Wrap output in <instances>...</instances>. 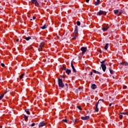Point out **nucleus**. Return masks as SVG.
<instances>
[{"mask_svg": "<svg viewBox=\"0 0 128 128\" xmlns=\"http://www.w3.org/2000/svg\"><path fill=\"white\" fill-rule=\"evenodd\" d=\"M77 108H78V110H82V107L80 106H77Z\"/></svg>", "mask_w": 128, "mask_h": 128, "instance_id": "30", "label": "nucleus"}, {"mask_svg": "<svg viewBox=\"0 0 128 128\" xmlns=\"http://www.w3.org/2000/svg\"><path fill=\"white\" fill-rule=\"evenodd\" d=\"M18 40H19L18 39H16V42H18Z\"/></svg>", "mask_w": 128, "mask_h": 128, "instance_id": "43", "label": "nucleus"}, {"mask_svg": "<svg viewBox=\"0 0 128 128\" xmlns=\"http://www.w3.org/2000/svg\"><path fill=\"white\" fill-rule=\"evenodd\" d=\"M93 72H94V74H100V72L96 70H93Z\"/></svg>", "mask_w": 128, "mask_h": 128, "instance_id": "20", "label": "nucleus"}, {"mask_svg": "<svg viewBox=\"0 0 128 128\" xmlns=\"http://www.w3.org/2000/svg\"><path fill=\"white\" fill-rule=\"evenodd\" d=\"M35 125H36V124L33 123V124H32L31 126H34Z\"/></svg>", "mask_w": 128, "mask_h": 128, "instance_id": "36", "label": "nucleus"}, {"mask_svg": "<svg viewBox=\"0 0 128 128\" xmlns=\"http://www.w3.org/2000/svg\"><path fill=\"white\" fill-rule=\"evenodd\" d=\"M30 20H32V19H30Z\"/></svg>", "mask_w": 128, "mask_h": 128, "instance_id": "49", "label": "nucleus"}, {"mask_svg": "<svg viewBox=\"0 0 128 128\" xmlns=\"http://www.w3.org/2000/svg\"><path fill=\"white\" fill-rule=\"evenodd\" d=\"M77 26H80V21H78L76 22Z\"/></svg>", "mask_w": 128, "mask_h": 128, "instance_id": "31", "label": "nucleus"}, {"mask_svg": "<svg viewBox=\"0 0 128 128\" xmlns=\"http://www.w3.org/2000/svg\"><path fill=\"white\" fill-rule=\"evenodd\" d=\"M86 2H90V0H86Z\"/></svg>", "mask_w": 128, "mask_h": 128, "instance_id": "41", "label": "nucleus"}, {"mask_svg": "<svg viewBox=\"0 0 128 128\" xmlns=\"http://www.w3.org/2000/svg\"><path fill=\"white\" fill-rule=\"evenodd\" d=\"M96 86L94 84H92L91 86V88H92V90H96Z\"/></svg>", "mask_w": 128, "mask_h": 128, "instance_id": "15", "label": "nucleus"}, {"mask_svg": "<svg viewBox=\"0 0 128 128\" xmlns=\"http://www.w3.org/2000/svg\"><path fill=\"white\" fill-rule=\"evenodd\" d=\"M65 85L66 86H68V84H66Z\"/></svg>", "mask_w": 128, "mask_h": 128, "instance_id": "45", "label": "nucleus"}, {"mask_svg": "<svg viewBox=\"0 0 128 128\" xmlns=\"http://www.w3.org/2000/svg\"><path fill=\"white\" fill-rule=\"evenodd\" d=\"M4 94H1V96H0V100H2V98H4Z\"/></svg>", "mask_w": 128, "mask_h": 128, "instance_id": "25", "label": "nucleus"}, {"mask_svg": "<svg viewBox=\"0 0 128 128\" xmlns=\"http://www.w3.org/2000/svg\"><path fill=\"white\" fill-rule=\"evenodd\" d=\"M120 64L122 66H128V62H121Z\"/></svg>", "mask_w": 128, "mask_h": 128, "instance_id": "13", "label": "nucleus"}, {"mask_svg": "<svg viewBox=\"0 0 128 128\" xmlns=\"http://www.w3.org/2000/svg\"><path fill=\"white\" fill-rule=\"evenodd\" d=\"M98 104H96V108H95V110H96V112H98Z\"/></svg>", "mask_w": 128, "mask_h": 128, "instance_id": "21", "label": "nucleus"}, {"mask_svg": "<svg viewBox=\"0 0 128 128\" xmlns=\"http://www.w3.org/2000/svg\"><path fill=\"white\" fill-rule=\"evenodd\" d=\"M78 26H76L74 32L73 34V38H72V40H76V38H78Z\"/></svg>", "mask_w": 128, "mask_h": 128, "instance_id": "1", "label": "nucleus"}, {"mask_svg": "<svg viewBox=\"0 0 128 128\" xmlns=\"http://www.w3.org/2000/svg\"><path fill=\"white\" fill-rule=\"evenodd\" d=\"M62 122H68V120L66 119H64L62 120Z\"/></svg>", "mask_w": 128, "mask_h": 128, "instance_id": "32", "label": "nucleus"}, {"mask_svg": "<svg viewBox=\"0 0 128 128\" xmlns=\"http://www.w3.org/2000/svg\"><path fill=\"white\" fill-rule=\"evenodd\" d=\"M82 52V54H86V50H88V49L86 48H84V47H82L80 48Z\"/></svg>", "mask_w": 128, "mask_h": 128, "instance_id": "5", "label": "nucleus"}, {"mask_svg": "<svg viewBox=\"0 0 128 128\" xmlns=\"http://www.w3.org/2000/svg\"><path fill=\"white\" fill-rule=\"evenodd\" d=\"M81 118L83 120H90V116H83V117H82Z\"/></svg>", "mask_w": 128, "mask_h": 128, "instance_id": "10", "label": "nucleus"}, {"mask_svg": "<svg viewBox=\"0 0 128 128\" xmlns=\"http://www.w3.org/2000/svg\"><path fill=\"white\" fill-rule=\"evenodd\" d=\"M126 114V112H121L120 114Z\"/></svg>", "mask_w": 128, "mask_h": 128, "instance_id": "39", "label": "nucleus"}, {"mask_svg": "<svg viewBox=\"0 0 128 128\" xmlns=\"http://www.w3.org/2000/svg\"><path fill=\"white\" fill-rule=\"evenodd\" d=\"M119 118L122 120V115H120Z\"/></svg>", "mask_w": 128, "mask_h": 128, "instance_id": "33", "label": "nucleus"}, {"mask_svg": "<svg viewBox=\"0 0 128 128\" xmlns=\"http://www.w3.org/2000/svg\"><path fill=\"white\" fill-rule=\"evenodd\" d=\"M90 75L92 76V72H90Z\"/></svg>", "mask_w": 128, "mask_h": 128, "instance_id": "46", "label": "nucleus"}, {"mask_svg": "<svg viewBox=\"0 0 128 128\" xmlns=\"http://www.w3.org/2000/svg\"><path fill=\"white\" fill-rule=\"evenodd\" d=\"M106 60H103L100 62V64H104V63L105 62Z\"/></svg>", "mask_w": 128, "mask_h": 128, "instance_id": "34", "label": "nucleus"}, {"mask_svg": "<svg viewBox=\"0 0 128 128\" xmlns=\"http://www.w3.org/2000/svg\"><path fill=\"white\" fill-rule=\"evenodd\" d=\"M101 68H102L103 72H106V64H102Z\"/></svg>", "mask_w": 128, "mask_h": 128, "instance_id": "9", "label": "nucleus"}, {"mask_svg": "<svg viewBox=\"0 0 128 128\" xmlns=\"http://www.w3.org/2000/svg\"><path fill=\"white\" fill-rule=\"evenodd\" d=\"M112 104L110 103V105H109V106H112Z\"/></svg>", "mask_w": 128, "mask_h": 128, "instance_id": "42", "label": "nucleus"}, {"mask_svg": "<svg viewBox=\"0 0 128 128\" xmlns=\"http://www.w3.org/2000/svg\"><path fill=\"white\" fill-rule=\"evenodd\" d=\"M32 18H33L34 20H36V16H33V17H32Z\"/></svg>", "mask_w": 128, "mask_h": 128, "instance_id": "40", "label": "nucleus"}, {"mask_svg": "<svg viewBox=\"0 0 128 128\" xmlns=\"http://www.w3.org/2000/svg\"><path fill=\"white\" fill-rule=\"evenodd\" d=\"M24 120H28V116H26V115H24Z\"/></svg>", "mask_w": 128, "mask_h": 128, "instance_id": "29", "label": "nucleus"}, {"mask_svg": "<svg viewBox=\"0 0 128 128\" xmlns=\"http://www.w3.org/2000/svg\"><path fill=\"white\" fill-rule=\"evenodd\" d=\"M126 114H128V112H126Z\"/></svg>", "mask_w": 128, "mask_h": 128, "instance_id": "47", "label": "nucleus"}, {"mask_svg": "<svg viewBox=\"0 0 128 128\" xmlns=\"http://www.w3.org/2000/svg\"><path fill=\"white\" fill-rule=\"evenodd\" d=\"M66 74H70L72 72V70H70L68 69L67 70H66Z\"/></svg>", "mask_w": 128, "mask_h": 128, "instance_id": "14", "label": "nucleus"}, {"mask_svg": "<svg viewBox=\"0 0 128 128\" xmlns=\"http://www.w3.org/2000/svg\"><path fill=\"white\" fill-rule=\"evenodd\" d=\"M73 122H78V119H73L72 120Z\"/></svg>", "mask_w": 128, "mask_h": 128, "instance_id": "19", "label": "nucleus"}, {"mask_svg": "<svg viewBox=\"0 0 128 128\" xmlns=\"http://www.w3.org/2000/svg\"><path fill=\"white\" fill-rule=\"evenodd\" d=\"M44 43H42L40 44V47L38 48L39 52H42V48H44Z\"/></svg>", "mask_w": 128, "mask_h": 128, "instance_id": "7", "label": "nucleus"}, {"mask_svg": "<svg viewBox=\"0 0 128 128\" xmlns=\"http://www.w3.org/2000/svg\"><path fill=\"white\" fill-rule=\"evenodd\" d=\"M58 84L60 88H63L64 86V84L62 82V80L58 78Z\"/></svg>", "mask_w": 128, "mask_h": 128, "instance_id": "2", "label": "nucleus"}, {"mask_svg": "<svg viewBox=\"0 0 128 128\" xmlns=\"http://www.w3.org/2000/svg\"><path fill=\"white\" fill-rule=\"evenodd\" d=\"M102 14H104V16H106V12L100 10L99 12L97 13L98 16H102Z\"/></svg>", "mask_w": 128, "mask_h": 128, "instance_id": "4", "label": "nucleus"}, {"mask_svg": "<svg viewBox=\"0 0 128 128\" xmlns=\"http://www.w3.org/2000/svg\"><path fill=\"white\" fill-rule=\"evenodd\" d=\"M1 66H2L3 68L4 67V64L2 63V64H1Z\"/></svg>", "mask_w": 128, "mask_h": 128, "instance_id": "35", "label": "nucleus"}, {"mask_svg": "<svg viewBox=\"0 0 128 128\" xmlns=\"http://www.w3.org/2000/svg\"><path fill=\"white\" fill-rule=\"evenodd\" d=\"M100 0H97L96 2H94L95 6H98V4H100Z\"/></svg>", "mask_w": 128, "mask_h": 128, "instance_id": "16", "label": "nucleus"}, {"mask_svg": "<svg viewBox=\"0 0 128 128\" xmlns=\"http://www.w3.org/2000/svg\"><path fill=\"white\" fill-rule=\"evenodd\" d=\"M126 88H127V86H123V88H124V89Z\"/></svg>", "mask_w": 128, "mask_h": 128, "instance_id": "38", "label": "nucleus"}, {"mask_svg": "<svg viewBox=\"0 0 128 128\" xmlns=\"http://www.w3.org/2000/svg\"><path fill=\"white\" fill-rule=\"evenodd\" d=\"M0 128H2V126H0Z\"/></svg>", "mask_w": 128, "mask_h": 128, "instance_id": "48", "label": "nucleus"}, {"mask_svg": "<svg viewBox=\"0 0 128 128\" xmlns=\"http://www.w3.org/2000/svg\"><path fill=\"white\" fill-rule=\"evenodd\" d=\"M32 38L30 36L26 37V38H24V40H29Z\"/></svg>", "mask_w": 128, "mask_h": 128, "instance_id": "22", "label": "nucleus"}, {"mask_svg": "<svg viewBox=\"0 0 128 128\" xmlns=\"http://www.w3.org/2000/svg\"><path fill=\"white\" fill-rule=\"evenodd\" d=\"M108 44H106L104 46V50H108Z\"/></svg>", "mask_w": 128, "mask_h": 128, "instance_id": "17", "label": "nucleus"}, {"mask_svg": "<svg viewBox=\"0 0 128 128\" xmlns=\"http://www.w3.org/2000/svg\"><path fill=\"white\" fill-rule=\"evenodd\" d=\"M108 70H110V74H112V68H109Z\"/></svg>", "mask_w": 128, "mask_h": 128, "instance_id": "24", "label": "nucleus"}, {"mask_svg": "<svg viewBox=\"0 0 128 128\" xmlns=\"http://www.w3.org/2000/svg\"><path fill=\"white\" fill-rule=\"evenodd\" d=\"M100 54H102V51H100Z\"/></svg>", "mask_w": 128, "mask_h": 128, "instance_id": "50", "label": "nucleus"}, {"mask_svg": "<svg viewBox=\"0 0 128 128\" xmlns=\"http://www.w3.org/2000/svg\"><path fill=\"white\" fill-rule=\"evenodd\" d=\"M108 28H110V26H108V25H107L106 26H105L104 27L102 28V30L103 32H106V30H108Z\"/></svg>", "mask_w": 128, "mask_h": 128, "instance_id": "6", "label": "nucleus"}, {"mask_svg": "<svg viewBox=\"0 0 128 128\" xmlns=\"http://www.w3.org/2000/svg\"><path fill=\"white\" fill-rule=\"evenodd\" d=\"M24 74H22L20 76V80H22V78H24Z\"/></svg>", "mask_w": 128, "mask_h": 128, "instance_id": "27", "label": "nucleus"}, {"mask_svg": "<svg viewBox=\"0 0 128 128\" xmlns=\"http://www.w3.org/2000/svg\"><path fill=\"white\" fill-rule=\"evenodd\" d=\"M46 123L42 122H41L39 124V128H42V126H46Z\"/></svg>", "mask_w": 128, "mask_h": 128, "instance_id": "8", "label": "nucleus"}, {"mask_svg": "<svg viewBox=\"0 0 128 128\" xmlns=\"http://www.w3.org/2000/svg\"><path fill=\"white\" fill-rule=\"evenodd\" d=\"M62 78H64V76H62Z\"/></svg>", "mask_w": 128, "mask_h": 128, "instance_id": "44", "label": "nucleus"}, {"mask_svg": "<svg viewBox=\"0 0 128 128\" xmlns=\"http://www.w3.org/2000/svg\"><path fill=\"white\" fill-rule=\"evenodd\" d=\"M118 13V10H114V14H116Z\"/></svg>", "mask_w": 128, "mask_h": 128, "instance_id": "26", "label": "nucleus"}, {"mask_svg": "<svg viewBox=\"0 0 128 128\" xmlns=\"http://www.w3.org/2000/svg\"><path fill=\"white\" fill-rule=\"evenodd\" d=\"M41 28H42V30H46V25L44 24L42 27H41Z\"/></svg>", "mask_w": 128, "mask_h": 128, "instance_id": "23", "label": "nucleus"}, {"mask_svg": "<svg viewBox=\"0 0 128 128\" xmlns=\"http://www.w3.org/2000/svg\"><path fill=\"white\" fill-rule=\"evenodd\" d=\"M31 2L33 4H35L36 6H40V4L36 0H31Z\"/></svg>", "mask_w": 128, "mask_h": 128, "instance_id": "3", "label": "nucleus"}, {"mask_svg": "<svg viewBox=\"0 0 128 128\" xmlns=\"http://www.w3.org/2000/svg\"><path fill=\"white\" fill-rule=\"evenodd\" d=\"M79 90H80V88H79Z\"/></svg>", "mask_w": 128, "mask_h": 128, "instance_id": "51", "label": "nucleus"}, {"mask_svg": "<svg viewBox=\"0 0 128 128\" xmlns=\"http://www.w3.org/2000/svg\"><path fill=\"white\" fill-rule=\"evenodd\" d=\"M122 14V12L121 11V12H119V14H118V16H120L121 14Z\"/></svg>", "mask_w": 128, "mask_h": 128, "instance_id": "37", "label": "nucleus"}, {"mask_svg": "<svg viewBox=\"0 0 128 128\" xmlns=\"http://www.w3.org/2000/svg\"><path fill=\"white\" fill-rule=\"evenodd\" d=\"M104 100L102 99L99 100L96 104L98 105V104H102L103 102H104Z\"/></svg>", "mask_w": 128, "mask_h": 128, "instance_id": "11", "label": "nucleus"}, {"mask_svg": "<svg viewBox=\"0 0 128 128\" xmlns=\"http://www.w3.org/2000/svg\"><path fill=\"white\" fill-rule=\"evenodd\" d=\"M62 68L63 70H66V68L64 66H62Z\"/></svg>", "mask_w": 128, "mask_h": 128, "instance_id": "28", "label": "nucleus"}, {"mask_svg": "<svg viewBox=\"0 0 128 128\" xmlns=\"http://www.w3.org/2000/svg\"><path fill=\"white\" fill-rule=\"evenodd\" d=\"M71 66L73 70V72H76V68H74V64H72V62H71Z\"/></svg>", "mask_w": 128, "mask_h": 128, "instance_id": "12", "label": "nucleus"}, {"mask_svg": "<svg viewBox=\"0 0 128 128\" xmlns=\"http://www.w3.org/2000/svg\"><path fill=\"white\" fill-rule=\"evenodd\" d=\"M25 112H26L28 114H30V110L28 109H26L25 110Z\"/></svg>", "mask_w": 128, "mask_h": 128, "instance_id": "18", "label": "nucleus"}]
</instances>
